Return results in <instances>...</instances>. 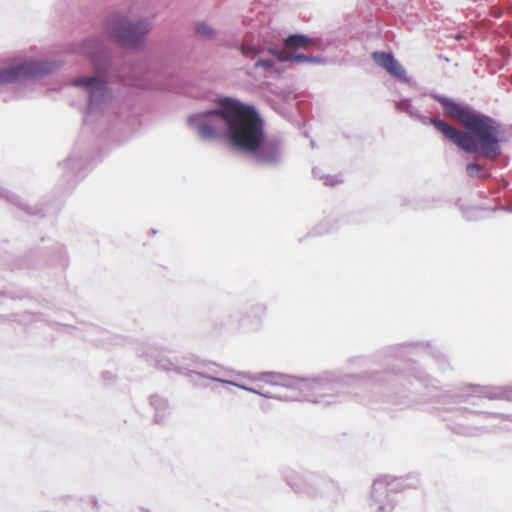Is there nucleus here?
Returning <instances> with one entry per match:
<instances>
[{"label":"nucleus","mask_w":512,"mask_h":512,"mask_svg":"<svg viewBox=\"0 0 512 512\" xmlns=\"http://www.w3.org/2000/svg\"><path fill=\"white\" fill-rule=\"evenodd\" d=\"M187 127L202 142H222L256 164L276 167L283 161L278 139H266L265 123L257 109L232 97H221L216 106L191 113Z\"/></svg>","instance_id":"1"},{"label":"nucleus","mask_w":512,"mask_h":512,"mask_svg":"<svg viewBox=\"0 0 512 512\" xmlns=\"http://www.w3.org/2000/svg\"><path fill=\"white\" fill-rule=\"evenodd\" d=\"M430 96L444 107L446 116L460 123L464 130L457 129L443 120L431 118L430 123L448 140L467 153L494 161L501 155L503 140L502 125L489 115L470 107L461 106L454 100L436 93Z\"/></svg>","instance_id":"2"},{"label":"nucleus","mask_w":512,"mask_h":512,"mask_svg":"<svg viewBox=\"0 0 512 512\" xmlns=\"http://www.w3.org/2000/svg\"><path fill=\"white\" fill-rule=\"evenodd\" d=\"M255 379L272 386H282L294 391L295 395L283 399L299 400L314 403H331L353 380V376H338L325 372L314 378H298L277 372H262Z\"/></svg>","instance_id":"3"},{"label":"nucleus","mask_w":512,"mask_h":512,"mask_svg":"<svg viewBox=\"0 0 512 512\" xmlns=\"http://www.w3.org/2000/svg\"><path fill=\"white\" fill-rule=\"evenodd\" d=\"M152 28L153 21L150 18H132L120 12L107 16L102 25L103 35L128 52L143 49Z\"/></svg>","instance_id":"4"},{"label":"nucleus","mask_w":512,"mask_h":512,"mask_svg":"<svg viewBox=\"0 0 512 512\" xmlns=\"http://www.w3.org/2000/svg\"><path fill=\"white\" fill-rule=\"evenodd\" d=\"M165 75L156 68L144 69L141 65L124 64L110 71L109 80L122 87L164 89Z\"/></svg>","instance_id":"5"},{"label":"nucleus","mask_w":512,"mask_h":512,"mask_svg":"<svg viewBox=\"0 0 512 512\" xmlns=\"http://www.w3.org/2000/svg\"><path fill=\"white\" fill-rule=\"evenodd\" d=\"M73 85L80 88L87 96V113L101 112L111 100L112 94L108 82L99 75L76 78Z\"/></svg>","instance_id":"6"},{"label":"nucleus","mask_w":512,"mask_h":512,"mask_svg":"<svg viewBox=\"0 0 512 512\" xmlns=\"http://www.w3.org/2000/svg\"><path fill=\"white\" fill-rule=\"evenodd\" d=\"M402 479L384 475L377 478L372 484L369 500L371 512H391L394 504L389 499V492L402 489Z\"/></svg>","instance_id":"7"},{"label":"nucleus","mask_w":512,"mask_h":512,"mask_svg":"<svg viewBox=\"0 0 512 512\" xmlns=\"http://www.w3.org/2000/svg\"><path fill=\"white\" fill-rule=\"evenodd\" d=\"M55 65L49 61H26L0 69V83H13L22 79L36 78L52 72Z\"/></svg>","instance_id":"8"},{"label":"nucleus","mask_w":512,"mask_h":512,"mask_svg":"<svg viewBox=\"0 0 512 512\" xmlns=\"http://www.w3.org/2000/svg\"><path fill=\"white\" fill-rule=\"evenodd\" d=\"M371 56L373 61L389 74L401 81H408L406 70L392 54L376 51Z\"/></svg>","instance_id":"9"},{"label":"nucleus","mask_w":512,"mask_h":512,"mask_svg":"<svg viewBox=\"0 0 512 512\" xmlns=\"http://www.w3.org/2000/svg\"><path fill=\"white\" fill-rule=\"evenodd\" d=\"M106 45L102 38L92 36L83 40L77 48V53L92 61L98 60L105 52Z\"/></svg>","instance_id":"10"},{"label":"nucleus","mask_w":512,"mask_h":512,"mask_svg":"<svg viewBox=\"0 0 512 512\" xmlns=\"http://www.w3.org/2000/svg\"><path fill=\"white\" fill-rule=\"evenodd\" d=\"M318 481V477L311 473L293 474L287 477V483L291 488L305 494L315 493V485Z\"/></svg>","instance_id":"11"},{"label":"nucleus","mask_w":512,"mask_h":512,"mask_svg":"<svg viewBox=\"0 0 512 512\" xmlns=\"http://www.w3.org/2000/svg\"><path fill=\"white\" fill-rule=\"evenodd\" d=\"M84 158L79 152H72L63 162L60 167L67 173H76L81 170L84 165Z\"/></svg>","instance_id":"12"},{"label":"nucleus","mask_w":512,"mask_h":512,"mask_svg":"<svg viewBox=\"0 0 512 512\" xmlns=\"http://www.w3.org/2000/svg\"><path fill=\"white\" fill-rule=\"evenodd\" d=\"M193 29L198 38L213 40L217 37V30L204 20L195 21Z\"/></svg>","instance_id":"13"},{"label":"nucleus","mask_w":512,"mask_h":512,"mask_svg":"<svg viewBox=\"0 0 512 512\" xmlns=\"http://www.w3.org/2000/svg\"><path fill=\"white\" fill-rule=\"evenodd\" d=\"M311 39L303 34H291L284 40V45L290 49H300L308 46Z\"/></svg>","instance_id":"14"},{"label":"nucleus","mask_w":512,"mask_h":512,"mask_svg":"<svg viewBox=\"0 0 512 512\" xmlns=\"http://www.w3.org/2000/svg\"><path fill=\"white\" fill-rule=\"evenodd\" d=\"M212 380L213 381H217V382H221V383L227 384V385H233V386L239 387L240 389L252 392L254 394L261 395V396L266 397V398H271L272 397L268 393H264V392H261V391H259L257 389H254V388H251V387H247V386H244V385H241V384H237V383H235L233 381L223 380V379H220V378H213Z\"/></svg>","instance_id":"15"},{"label":"nucleus","mask_w":512,"mask_h":512,"mask_svg":"<svg viewBox=\"0 0 512 512\" xmlns=\"http://www.w3.org/2000/svg\"><path fill=\"white\" fill-rule=\"evenodd\" d=\"M236 48L241 52L243 56L249 57L251 59H254L262 52V50H259L250 44H242L236 46Z\"/></svg>","instance_id":"16"},{"label":"nucleus","mask_w":512,"mask_h":512,"mask_svg":"<svg viewBox=\"0 0 512 512\" xmlns=\"http://www.w3.org/2000/svg\"><path fill=\"white\" fill-rule=\"evenodd\" d=\"M294 62L297 63H323V60L320 57L308 56L303 54H297L294 57Z\"/></svg>","instance_id":"17"},{"label":"nucleus","mask_w":512,"mask_h":512,"mask_svg":"<svg viewBox=\"0 0 512 512\" xmlns=\"http://www.w3.org/2000/svg\"><path fill=\"white\" fill-rule=\"evenodd\" d=\"M151 404L157 411L165 410L168 406L167 401L159 396H152Z\"/></svg>","instance_id":"18"},{"label":"nucleus","mask_w":512,"mask_h":512,"mask_svg":"<svg viewBox=\"0 0 512 512\" xmlns=\"http://www.w3.org/2000/svg\"><path fill=\"white\" fill-rule=\"evenodd\" d=\"M466 170L470 176H477L479 172L482 170V166L477 162H473L467 165Z\"/></svg>","instance_id":"19"},{"label":"nucleus","mask_w":512,"mask_h":512,"mask_svg":"<svg viewBox=\"0 0 512 512\" xmlns=\"http://www.w3.org/2000/svg\"><path fill=\"white\" fill-rule=\"evenodd\" d=\"M275 65L273 60H262L259 59L255 62V68H264L266 70L272 69Z\"/></svg>","instance_id":"20"},{"label":"nucleus","mask_w":512,"mask_h":512,"mask_svg":"<svg viewBox=\"0 0 512 512\" xmlns=\"http://www.w3.org/2000/svg\"><path fill=\"white\" fill-rule=\"evenodd\" d=\"M297 56V54H294V53H289V52H285L283 51V55L281 56V60L282 62H294V57Z\"/></svg>","instance_id":"21"},{"label":"nucleus","mask_w":512,"mask_h":512,"mask_svg":"<svg viewBox=\"0 0 512 512\" xmlns=\"http://www.w3.org/2000/svg\"><path fill=\"white\" fill-rule=\"evenodd\" d=\"M268 53L276 57L279 61L281 60V56L283 55V50H279L277 48H269Z\"/></svg>","instance_id":"22"},{"label":"nucleus","mask_w":512,"mask_h":512,"mask_svg":"<svg viewBox=\"0 0 512 512\" xmlns=\"http://www.w3.org/2000/svg\"><path fill=\"white\" fill-rule=\"evenodd\" d=\"M398 108H399V109H403V110H405V111H407V112L409 111V106H408V104H407V103H401V104L399 103V104H398Z\"/></svg>","instance_id":"23"},{"label":"nucleus","mask_w":512,"mask_h":512,"mask_svg":"<svg viewBox=\"0 0 512 512\" xmlns=\"http://www.w3.org/2000/svg\"><path fill=\"white\" fill-rule=\"evenodd\" d=\"M326 184H330V185H333V181H332V178H328L327 181H326Z\"/></svg>","instance_id":"24"}]
</instances>
